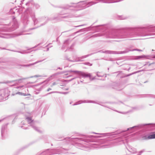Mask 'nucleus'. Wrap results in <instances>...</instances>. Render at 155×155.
<instances>
[{
    "label": "nucleus",
    "mask_w": 155,
    "mask_h": 155,
    "mask_svg": "<svg viewBox=\"0 0 155 155\" xmlns=\"http://www.w3.org/2000/svg\"><path fill=\"white\" fill-rule=\"evenodd\" d=\"M77 105V104H76L75 103L73 105V106H74V105Z\"/></svg>",
    "instance_id": "59"
},
{
    "label": "nucleus",
    "mask_w": 155,
    "mask_h": 155,
    "mask_svg": "<svg viewBox=\"0 0 155 155\" xmlns=\"http://www.w3.org/2000/svg\"><path fill=\"white\" fill-rule=\"evenodd\" d=\"M29 16L31 17L34 25L37 24L38 22H43L40 26L45 25L49 20H54L57 18V17L49 18L48 17H42L38 19L35 17V12L31 8L29 7L26 9L21 17V21L25 27L29 22Z\"/></svg>",
    "instance_id": "2"
},
{
    "label": "nucleus",
    "mask_w": 155,
    "mask_h": 155,
    "mask_svg": "<svg viewBox=\"0 0 155 155\" xmlns=\"http://www.w3.org/2000/svg\"><path fill=\"white\" fill-rule=\"evenodd\" d=\"M14 9H15L14 8L13 9H11L10 10V12H9L10 14H14L15 13V12L13 10Z\"/></svg>",
    "instance_id": "34"
},
{
    "label": "nucleus",
    "mask_w": 155,
    "mask_h": 155,
    "mask_svg": "<svg viewBox=\"0 0 155 155\" xmlns=\"http://www.w3.org/2000/svg\"><path fill=\"white\" fill-rule=\"evenodd\" d=\"M93 53H91L90 54H87V55L83 56L81 57H79L78 58V60H77L76 61H82L83 60H82L83 59L89 56H91L92 54H93Z\"/></svg>",
    "instance_id": "21"
},
{
    "label": "nucleus",
    "mask_w": 155,
    "mask_h": 155,
    "mask_svg": "<svg viewBox=\"0 0 155 155\" xmlns=\"http://www.w3.org/2000/svg\"><path fill=\"white\" fill-rule=\"evenodd\" d=\"M56 84V83L55 82H54L53 83L52 85L51 86V87H52L53 86L55 85Z\"/></svg>",
    "instance_id": "42"
},
{
    "label": "nucleus",
    "mask_w": 155,
    "mask_h": 155,
    "mask_svg": "<svg viewBox=\"0 0 155 155\" xmlns=\"http://www.w3.org/2000/svg\"><path fill=\"white\" fill-rule=\"evenodd\" d=\"M145 97H150L155 98V95L153 94H146L144 95Z\"/></svg>",
    "instance_id": "28"
},
{
    "label": "nucleus",
    "mask_w": 155,
    "mask_h": 155,
    "mask_svg": "<svg viewBox=\"0 0 155 155\" xmlns=\"http://www.w3.org/2000/svg\"><path fill=\"white\" fill-rule=\"evenodd\" d=\"M25 0H23L21 1V3H20V5L23 4V2Z\"/></svg>",
    "instance_id": "49"
},
{
    "label": "nucleus",
    "mask_w": 155,
    "mask_h": 155,
    "mask_svg": "<svg viewBox=\"0 0 155 155\" xmlns=\"http://www.w3.org/2000/svg\"><path fill=\"white\" fill-rule=\"evenodd\" d=\"M3 120V119L0 120V122L2 121Z\"/></svg>",
    "instance_id": "58"
},
{
    "label": "nucleus",
    "mask_w": 155,
    "mask_h": 155,
    "mask_svg": "<svg viewBox=\"0 0 155 155\" xmlns=\"http://www.w3.org/2000/svg\"><path fill=\"white\" fill-rule=\"evenodd\" d=\"M28 94H26V93H22V95H23V96H26V95H27Z\"/></svg>",
    "instance_id": "45"
},
{
    "label": "nucleus",
    "mask_w": 155,
    "mask_h": 155,
    "mask_svg": "<svg viewBox=\"0 0 155 155\" xmlns=\"http://www.w3.org/2000/svg\"><path fill=\"white\" fill-rule=\"evenodd\" d=\"M147 82H148V81H145V82H144V83H146Z\"/></svg>",
    "instance_id": "61"
},
{
    "label": "nucleus",
    "mask_w": 155,
    "mask_h": 155,
    "mask_svg": "<svg viewBox=\"0 0 155 155\" xmlns=\"http://www.w3.org/2000/svg\"><path fill=\"white\" fill-rule=\"evenodd\" d=\"M68 90V88H67L65 89V90Z\"/></svg>",
    "instance_id": "57"
},
{
    "label": "nucleus",
    "mask_w": 155,
    "mask_h": 155,
    "mask_svg": "<svg viewBox=\"0 0 155 155\" xmlns=\"http://www.w3.org/2000/svg\"><path fill=\"white\" fill-rule=\"evenodd\" d=\"M123 103V102H121V101H119L118 103H117L118 104H119V103Z\"/></svg>",
    "instance_id": "56"
},
{
    "label": "nucleus",
    "mask_w": 155,
    "mask_h": 155,
    "mask_svg": "<svg viewBox=\"0 0 155 155\" xmlns=\"http://www.w3.org/2000/svg\"><path fill=\"white\" fill-rule=\"evenodd\" d=\"M12 22L10 23L9 24L7 25V27L3 28L2 31L8 32H11L17 28L18 27V23L15 16H12Z\"/></svg>",
    "instance_id": "6"
},
{
    "label": "nucleus",
    "mask_w": 155,
    "mask_h": 155,
    "mask_svg": "<svg viewBox=\"0 0 155 155\" xmlns=\"http://www.w3.org/2000/svg\"><path fill=\"white\" fill-rule=\"evenodd\" d=\"M142 137L143 138V140H147L148 139V138H147V135L143 136Z\"/></svg>",
    "instance_id": "32"
},
{
    "label": "nucleus",
    "mask_w": 155,
    "mask_h": 155,
    "mask_svg": "<svg viewBox=\"0 0 155 155\" xmlns=\"http://www.w3.org/2000/svg\"><path fill=\"white\" fill-rule=\"evenodd\" d=\"M50 44H51L50 43V44H48V45H46V46H45V47H48V45H49Z\"/></svg>",
    "instance_id": "55"
},
{
    "label": "nucleus",
    "mask_w": 155,
    "mask_h": 155,
    "mask_svg": "<svg viewBox=\"0 0 155 155\" xmlns=\"http://www.w3.org/2000/svg\"><path fill=\"white\" fill-rule=\"evenodd\" d=\"M100 73V72H97V76L98 77H103V75H100L99 74V73Z\"/></svg>",
    "instance_id": "35"
},
{
    "label": "nucleus",
    "mask_w": 155,
    "mask_h": 155,
    "mask_svg": "<svg viewBox=\"0 0 155 155\" xmlns=\"http://www.w3.org/2000/svg\"><path fill=\"white\" fill-rule=\"evenodd\" d=\"M42 61H43V60L40 61L36 62H35L34 63H31V64H29L23 65H18L17 67V68H20V67L21 66H23V67H29V66H30L36 64L37 63H38L39 62H41Z\"/></svg>",
    "instance_id": "19"
},
{
    "label": "nucleus",
    "mask_w": 155,
    "mask_h": 155,
    "mask_svg": "<svg viewBox=\"0 0 155 155\" xmlns=\"http://www.w3.org/2000/svg\"><path fill=\"white\" fill-rule=\"evenodd\" d=\"M58 93V92H57V91H52V92H50L49 93H47V94H45L44 96H47V95H49L50 94H51L52 93Z\"/></svg>",
    "instance_id": "31"
},
{
    "label": "nucleus",
    "mask_w": 155,
    "mask_h": 155,
    "mask_svg": "<svg viewBox=\"0 0 155 155\" xmlns=\"http://www.w3.org/2000/svg\"><path fill=\"white\" fill-rule=\"evenodd\" d=\"M106 24L100 25L93 27L91 26L88 27L80 29L75 32V34H76L79 32H84L85 31H88L91 30L92 28H94V30L96 31V32H99L101 30L106 29Z\"/></svg>",
    "instance_id": "7"
},
{
    "label": "nucleus",
    "mask_w": 155,
    "mask_h": 155,
    "mask_svg": "<svg viewBox=\"0 0 155 155\" xmlns=\"http://www.w3.org/2000/svg\"><path fill=\"white\" fill-rule=\"evenodd\" d=\"M26 78H23L21 79H20L17 80H12L11 81H7L6 82V83H13V84H18L19 83H21L22 82V80H24L26 79Z\"/></svg>",
    "instance_id": "15"
},
{
    "label": "nucleus",
    "mask_w": 155,
    "mask_h": 155,
    "mask_svg": "<svg viewBox=\"0 0 155 155\" xmlns=\"http://www.w3.org/2000/svg\"><path fill=\"white\" fill-rule=\"evenodd\" d=\"M35 28H30L29 30H33V29H35Z\"/></svg>",
    "instance_id": "53"
},
{
    "label": "nucleus",
    "mask_w": 155,
    "mask_h": 155,
    "mask_svg": "<svg viewBox=\"0 0 155 155\" xmlns=\"http://www.w3.org/2000/svg\"><path fill=\"white\" fill-rule=\"evenodd\" d=\"M74 15L72 14H69L68 15H67L65 16H61V18H70L73 17Z\"/></svg>",
    "instance_id": "25"
},
{
    "label": "nucleus",
    "mask_w": 155,
    "mask_h": 155,
    "mask_svg": "<svg viewBox=\"0 0 155 155\" xmlns=\"http://www.w3.org/2000/svg\"><path fill=\"white\" fill-rule=\"evenodd\" d=\"M69 44V40H65L64 43L63 45L61 47V49L63 50L64 48Z\"/></svg>",
    "instance_id": "22"
},
{
    "label": "nucleus",
    "mask_w": 155,
    "mask_h": 155,
    "mask_svg": "<svg viewBox=\"0 0 155 155\" xmlns=\"http://www.w3.org/2000/svg\"><path fill=\"white\" fill-rule=\"evenodd\" d=\"M96 3V2H86L85 1H81L78 2L76 3H71V4H76L75 7L78 8H82V9H84L88 7L93 5Z\"/></svg>",
    "instance_id": "9"
},
{
    "label": "nucleus",
    "mask_w": 155,
    "mask_h": 155,
    "mask_svg": "<svg viewBox=\"0 0 155 155\" xmlns=\"http://www.w3.org/2000/svg\"><path fill=\"white\" fill-rule=\"evenodd\" d=\"M67 72H68L69 73H74L75 74H78L79 76H81L83 77H89L90 78L91 77V74L90 73H85L78 71L70 70L65 71L62 72H59L57 74H62Z\"/></svg>",
    "instance_id": "8"
},
{
    "label": "nucleus",
    "mask_w": 155,
    "mask_h": 155,
    "mask_svg": "<svg viewBox=\"0 0 155 155\" xmlns=\"http://www.w3.org/2000/svg\"><path fill=\"white\" fill-rule=\"evenodd\" d=\"M155 35V26L150 25L146 27H124L109 31L106 36L107 38L124 39L137 36L147 37Z\"/></svg>",
    "instance_id": "1"
},
{
    "label": "nucleus",
    "mask_w": 155,
    "mask_h": 155,
    "mask_svg": "<svg viewBox=\"0 0 155 155\" xmlns=\"http://www.w3.org/2000/svg\"><path fill=\"white\" fill-rule=\"evenodd\" d=\"M84 25H78V26H75V27H80V26H84Z\"/></svg>",
    "instance_id": "46"
},
{
    "label": "nucleus",
    "mask_w": 155,
    "mask_h": 155,
    "mask_svg": "<svg viewBox=\"0 0 155 155\" xmlns=\"http://www.w3.org/2000/svg\"><path fill=\"white\" fill-rule=\"evenodd\" d=\"M155 129V124L150 123L146 124H140L138 125L133 126L132 127L128 128L126 130L122 131L123 132H125V137L127 135L128 133L130 134L141 130L139 132V134H141L145 131L153 130ZM149 139H155V131L151 132L147 136V137Z\"/></svg>",
    "instance_id": "3"
},
{
    "label": "nucleus",
    "mask_w": 155,
    "mask_h": 155,
    "mask_svg": "<svg viewBox=\"0 0 155 155\" xmlns=\"http://www.w3.org/2000/svg\"><path fill=\"white\" fill-rule=\"evenodd\" d=\"M8 124H6L2 126L1 128V135L2 139L7 135L8 134V129L7 128Z\"/></svg>",
    "instance_id": "12"
},
{
    "label": "nucleus",
    "mask_w": 155,
    "mask_h": 155,
    "mask_svg": "<svg viewBox=\"0 0 155 155\" xmlns=\"http://www.w3.org/2000/svg\"><path fill=\"white\" fill-rule=\"evenodd\" d=\"M51 90V88H48V89L47 90V91H49L50 90Z\"/></svg>",
    "instance_id": "47"
},
{
    "label": "nucleus",
    "mask_w": 155,
    "mask_h": 155,
    "mask_svg": "<svg viewBox=\"0 0 155 155\" xmlns=\"http://www.w3.org/2000/svg\"><path fill=\"white\" fill-rule=\"evenodd\" d=\"M73 46V45H72L71 46V47Z\"/></svg>",
    "instance_id": "62"
},
{
    "label": "nucleus",
    "mask_w": 155,
    "mask_h": 155,
    "mask_svg": "<svg viewBox=\"0 0 155 155\" xmlns=\"http://www.w3.org/2000/svg\"><path fill=\"white\" fill-rule=\"evenodd\" d=\"M116 18L119 20H125L128 18V17L124 15H117L116 17Z\"/></svg>",
    "instance_id": "20"
},
{
    "label": "nucleus",
    "mask_w": 155,
    "mask_h": 155,
    "mask_svg": "<svg viewBox=\"0 0 155 155\" xmlns=\"http://www.w3.org/2000/svg\"><path fill=\"white\" fill-rule=\"evenodd\" d=\"M22 92H17L15 94H19V95H22Z\"/></svg>",
    "instance_id": "39"
},
{
    "label": "nucleus",
    "mask_w": 155,
    "mask_h": 155,
    "mask_svg": "<svg viewBox=\"0 0 155 155\" xmlns=\"http://www.w3.org/2000/svg\"><path fill=\"white\" fill-rule=\"evenodd\" d=\"M152 60H153L155 58V56H154L153 57H152Z\"/></svg>",
    "instance_id": "48"
},
{
    "label": "nucleus",
    "mask_w": 155,
    "mask_h": 155,
    "mask_svg": "<svg viewBox=\"0 0 155 155\" xmlns=\"http://www.w3.org/2000/svg\"><path fill=\"white\" fill-rule=\"evenodd\" d=\"M47 77V76L45 75H44V74L42 75H35L34 76H31V77H30V78H33L34 77Z\"/></svg>",
    "instance_id": "27"
},
{
    "label": "nucleus",
    "mask_w": 155,
    "mask_h": 155,
    "mask_svg": "<svg viewBox=\"0 0 155 155\" xmlns=\"http://www.w3.org/2000/svg\"><path fill=\"white\" fill-rule=\"evenodd\" d=\"M102 36V35L100 34V33H98L94 35L91 36V37H100Z\"/></svg>",
    "instance_id": "30"
},
{
    "label": "nucleus",
    "mask_w": 155,
    "mask_h": 155,
    "mask_svg": "<svg viewBox=\"0 0 155 155\" xmlns=\"http://www.w3.org/2000/svg\"><path fill=\"white\" fill-rule=\"evenodd\" d=\"M26 119L28 124L36 131L39 133H41V131L39 128L35 126V121L32 120L30 117H27L26 118Z\"/></svg>",
    "instance_id": "11"
},
{
    "label": "nucleus",
    "mask_w": 155,
    "mask_h": 155,
    "mask_svg": "<svg viewBox=\"0 0 155 155\" xmlns=\"http://www.w3.org/2000/svg\"><path fill=\"white\" fill-rule=\"evenodd\" d=\"M76 78H77V77H74V78H72L71 79L69 80V81H72V80H74V79H75Z\"/></svg>",
    "instance_id": "43"
},
{
    "label": "nucleus",
    "mask_w": 155,
    "mask_h": 155,
    "mask_svg": "<svg viewBox=\"0 0 155 155\" xmlns=\"http://www.w3.org/2000/svg\"><path fill=\"white\" fill-rule=\"evenodd\" d=\"M143 51L141 50L138 49H134L132 50H130L129 49H127L123 51H106L105 52H103L104 53H105L107 54H122L127 53L130 51Z\"/></svg>",
    "instance_id": "10"
},
{
    "label": "nucleus",
    "mask_w": 155,
    "mask_h": 155,
    "mask_svg": "<svg viewBox=\"0 0 155 155\" xmlns=\"http://www.w3.org/2000/svg\"><path fill=\"white\" fill-rule=\"evenodd\" d=\"M130 76V74H128V75H127V76Z\"/></svg>",
    "instance_id": "64"
},
{
    "label": "nucleus",
    "mask_w": 155,
    "mask_h": 155,
    "mask_svg": "<svg viewBox=\"0 0 155 155\" xmlns=\"http://www.w3.org/2000/svg\"><path fill=\"white\" fill-rule=\"evenodd\" d=\"M84 64L87 65L89 66H91L92 65V64H91L89 62H85V63H84Z\"/></svg>",
    "instance_id": "33"
},
{
    "label": "nucleus",
    "mask_w": 155,
    "mask_h": 155,
    "mask_svg": "<svg viewBox=\"0 0 155 155\" xmlns=\"http://www.w3.org/2000/svg\"><path fill=\"white\" fill-rule=\"evenodd\" d=\"M130 149L132 150V151H130L128 149L127 150L130 152L132 153H137L136 149L134 147H131L130 148Z\"/></svg>",
    "instance_id": "24"
},
{
    "label": "nucleus",
    "mask_w": 155,
    "mask_h": 155,
    "mask_svg": "<svg viewBox=\"0 0 155 155\" xmlns=\"http://www.w3.org/2000/svg\"><path fill=\"white\" fill-rule=\"evenodd\" d=\"M77 103H78V104H81V103H94V104H98L100 105H101L102 106H104L105 107H107V108H109V109H111L112 110H114V111H116L117 112H119L120 113H121L120 112H119V111H118L117 110H114L113 109H112V108H110V107H108L107 106H104V105H102L100 104H98V103H97V102H95V101H91V100H84V101L80 100V101H77Z\"/></svg>",
    "instance_id": "13"
},
{
    "label": "nucleus",
    "mask_w": 155,
    "mask_h": 155,
    "mask_svg": "<svg viewBox=\"0 0 155 155\" xmlns=\"http://www.w3.org/2000/svg\"><path fill=\"white\" fill-rule=\"evenodd\" d=\"M5 61H2V59L1 58L0 59V62H4Z\"/></svg>",
    "instance_id": "44"
},
{
    "label": "nucleus",
    "mask_w": 155,
    "mask_h": 155,
    "mask_svg": "<svg viewBox=\"0 0 155 155\" xmlns=\"http://www.w3.org/2000/svg\"><path fill=\"white\" fill-rule=\"evenodd\" d=\"M69 150L68 149L62 148L57 150L47 149L43 152L38 153L36 155H52L59 153H65L64 152Z\"/></svg>",
    "instance_id": "5"
},
{
    "label": "nucleus",
    "mask_w": 155,
    "mask_h": 155,
    "mask_svg": "<svg viewBox=\"0 0 155 155\" xmlns=\"http://www.w3.org/2000/svg\"><path fill=\"white\" fill-rule=\"evenodd\" d=\"M14 36L8 33H0V37L5 38H9Z\"/></svg>",
    "instance_id": "16"
},
{
    "label": "nucleus",
    "mask_w": 155,
    "mask_h": 155,
    "mask_svg": "<svg viewBox=\"0 0 155 155\" xmlns=\"http://www.w3.org/2000/svg\"><path fill=\"white\" fill-rule=\"evenodd\" d=\"M3 68L0 67V73L3 72Z\"/></svg>",
    "instance_id": "37"
},
{
    "label": "nucleus",
    "mask_w": 155,
    "mask_h": 155,
    "mask_svg": "<svg viewBox=\"0 0 155 155\" xmlns=\"http://www.w3.org/2000/svg\"><path fill=\"white\" fill-rule=\"evenodd\" d=\"M68 93H69L68 92H60V93L61 94H68Z\"/></svg>",
    "instance_id": "38"
},
{
    "label": "nucleus",
    "mask_w": 155,
    "mask_h": 155,
    "mask_svg": "<svg viewBox=\"0 0 155 155\" xmlns=\"http://www.w3.org/2000/svg\"><path fill=\"white\" fill-rule=\"evenodd\" d=\"M14 51L20 53H21L22 54H23L25 53L24 51L22 52V51Z\"/></svg>",
    "instance_id": "40"
},
{
    "label": "nucleus",
    "mask_w": 155,
    "mask_h": 155,
    "mask_svg": "<svg viewBox=\"0 0 155 155\" xmlns=\"http://www.w3.org/2000/svg\"><path fill=\"white\" fill-rule=\"evenodd\" d=\"M49 50V48H47V50H46V51H48Z\"/></svg>",
    "instance_id": "54"
},
{
    "label": "nucleus",
    "mask_w": 155,
    "mask_h": 155,
    "mask_svg": "<svg viewBox=\"0 0 155 155\" xmlns=\"http://www.w3.org/2000/svg\"><path fill=\"white\" fill-rule=\"evenodd\" d=\"M23 35L22 33H20L18 35Z\"/></svg>",
    "instance_id": "51"
},
{
    "label": "nucleus",
    "mask_w": 155,
    "mask_h": 155,
    "mask_svg": "<svg viewBox=\"0 0 155 155\" xmlns=\"http://www.w3.org/2000/svg\"><path fill=\"white\" fill-rule=\"evenodd\" d=\"M26 5L28 6L32 5H34V7L36 8H38L39 7V5L37 4H34L33 0H31L26 3Z\"/></svg>",
    "instance_id": "17"
},
{
    "label": "nucleus",
    "mask_w": 155,
    "mask_h": 155,
    "mask_svg": "<svg viewBox=\"0 0 155 155\" xmlns=\"http://www.w3.org/2000/svg\"><path fill=\"white\" fill-rule=\"evenodd\" d=\"M8 92V90L7 89L1 91V94L0 95V100H6V98L9 95Z\"/></svg>",
    "instance_id": "14"
},
{
    "label": "nucleus",
    "mask_w": 155,
    "mask_h": 155,
    "mask_svg": "<svg viewBox=\"0 0 155 155\" xmlns=\"http://www.w3.org/2000/svg\"><path fill=\"white\" fill-rule=\"evenodd\" d=\"M145 57V56L144 55H141V56H138L136 57V59H139L141 58H143Z\"/></svg>",
    "instance_id": "29"
},
{
    "label": "nucleus",
    "mask_w": 155,
    "mask_h": 155,
    "mask_svg": "<svg viewBox=\"0 0 155 155\" xmlns=\"http://www.w3.org/2000/svg\"><path fill=\"white\" fill-rule=\"evenodd\" d=\"M113 88L118 91H120L123 89L122 88L120 89V86L119 83H114L113 85Z\"/></svg>",
    "instance_id": "18"
},
{
    "label": "nucleus",
    "mask_w": 155,
    "mask_h": 155,
    "mask_svg": "<svg viewBox=\"0 0 155 155\" xmlns=\"http://www.w3.org/2000/svg\"><path fill=\"white\" fill-rule=\"evenodd\" d=\"M64 13H62V12H61L60 13V14L61 15H64Z\"/></svg>",
    "instance_id": "50"
},
{
    "label": "nucleus",
    "mask_w": 155,
    "mask_h": 155,
    "mask_svg": "<svg viewBox=\"0 0 155 155\" xmlns=\"http://www.w3.org/2000/svg\"><path fill=\"white\" fill-rule=\"evenodd\" d=\"M24 87V85H22L21 86L18 87H17V88H22L23 87Z\"/></svg>",
    "instance_id": "41"
},
{
    "label": "nucleus",
    "mask_w": 155,
    "mask_h": 155,
    "mask_svg": "<svg viewBox=\"0 0 155 155\" xmlns=\"http://www.w3.org/2000/svg\"><path fill=\"white\" fill-rule=\"evenodd\" d=\"M71 5H66L64 6H63L62 8L64 9H68L70 7H72Z\"/></svg>",
    "instance_id": "26"
},
{
    "label": "nucleus",
    "mask_w": 155,
    "mask_h": 155,
    "mask_svg": "<svg viewBox=\"0 0 155 155\" xmlns=\"http://www.w3.org/2000/svg\"><path fill=\"white\" fill-rule=\"evenodd\" d=\"M79 137H68L65 139L64 141H66L68 143H72V142L77 144L78 145L82 146V143L84 142L89 143L90 142H95V139L98 137L97 136L89 135H81Z\"/></svg>",
    "instance_id": "4"
},
{
    "label": "nucleus",
    "mask_w": 155,
    "mask_h": 155,
    "mask_svg": "<svg viewBox=\"0 0 155 155\" xmlns=\"http://www.w3.org/2000/svg\"><path fill=\"white\" fill-rule=\"evenodd\" d=\"M58 69H60V70H62V68H60V67H58Z\"/></svg>",
    "instance_id": "52"
},
{
    "label": "nucleus",
    "mask_w": 155,
    "mask_h": 155,
    "mask_svg": "<svg viewBox=\"0 0 155 155\" xmlns=\"http://www.w3.org/2000/svg\"><path fill=\"white\" fill-rule=\"evenodd\" d=\"M41 43H40L39 44H38V45H35V47L31 48V49H33L35 48H36V47H38V46H39L40 45H41Z\"/></svg>",
    "instance_id": "36"
},
{
    "label": "nucleus",
    "mask_w": 155,
    "mask_h": 155,
    "mask_svg": "<svg viewBox=\"0 0 155 155\" xmlns=\"http://www.w3.org/2000/svg\"><path fill=\"white\" fill-rule=\"evenodd\" d=\"M75 104H77V105L78 104L77 102L75 103Z\"/></svg>",
    "instance_id": "60"
},
{
    "label": "nucleus",
    "mask_w": 155,
    "mask_h": 155,
    "mask_svg": "<svg viewBox=\"0 0 155 155\" xmlns=\"http://www.w3.org/2000/svg\"><path fill=\"white\" fill-rule=\"evenodd\" d=\"M133 74V73H132V74H129L130 75H132Z\"/></svg>",
    "instance_id": "63"
},
{
    "label": "nucleus",
    "mask_w": 155,
    "mask_h": 155,
    "mask_svg": "<svg viewBox=\"0 0 155 155\" xmlns=\"http://www.w3.org/2000/svg\"><path fill=\"white\" fill-rule=\"evenodd\" d=\"M69 44V40H65L64 43L63 45L61 47V49L63 50L64 48Z\"/></svg>",
    "instance_id": "23"
}]
</instances>
